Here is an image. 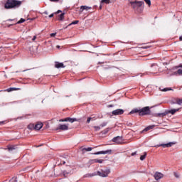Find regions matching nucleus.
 <instances>
[{
    "mask_svg": "<svg viewBox=\"0 0 182 182\" xmlns=\"http://www.w3.org/2000/svg\"><path fill=\"white\" fill-rule=\"evenodd\" d=\"M134 113H138L139 116H149L151 114V110H150V107H144L141 109L135 108L129 112V114Z\"/></svg>",
    "mask_w": 182,
    "mask_h": 182,
    "instance_id": "obj_1",
    "label": "nucleus"
},
{
    "mask_svg": "<svg viewBox=\"0 0 182 182\" xmlns=\"http://www.w3.org/2000/svg\"><path fill=\"white\" fill-rule=\"evenodd\" d=\"M22 5V1L18 0H7L4 8L5 9H12L14 8H19Z\"/></svg>",
    "mask_w": 182,
    "mask_h": 182,
    "instance_id": "obj_2",
    "label": "nucleus"
},
{
    "mask_svg": "<svg viewBox=\"0 0 182 182\" xmlns=\"http://www.w3.org/2000/svg\"><path fill=\"white\" fill-rule=\"evenodd\" d=\"M178 110H180L178 108L166 110L164 112L155 114L154 116L155 117H164V116H167L168 114H176V112H178Z\"/></svg>",
    "mask_w": 182,
    "mask_h": 182,
    "instance_id": "obj_3",
    "label": "nucleus"
},
{
    "mask_svg": "<svg viewBox=\"0 0 182 182\" xmlns=\"http://www.w3.org/2000/svg\"><path fill=\"white\" fill-rule=\"evenodd\" d=\"M130 4L133 9H139V8L144 7V1H131Z\"/></svg>",
    "mask_w": 182,
    "mask_h": 182,
    "instance_id": "obj_4",
    "label": "nucleus"
},
{
    "mask_svg": "<svg viewBox=\"0 0 182 182\" xmlns=\"http://www.w3.org/2000/svg\"><path fill=\"white\" fill-rule=\"evenodd\" d=\"M110 174V169H101L96 172V176H100V177H107Z\"/></svg>",
    "mask_w": 182,
    "mask_h": 182,
    "instance_id": "obj_5",
    "label": "nucleus"
},
{
    "mask_svg": "<svg viewBox=\"0 0 182 182\" xmlns=\"http://www.w3.org/2000/svg\"><path fill=\"white\" fill-rule=\"evenodd\" d=\"M112 141L113 143H116L117 144H123V136H115L112 139Z\"/></svg>",
    "mask_w": 182,
    "mask_h": 182,
    "instance_id": "obj_6",
    "label": "nucleus"
},
{
    "mask_svg": "<svg viewBox=\"0 0 182 182\" xmlns=\"http://www.w3.org/2000/svg\"><path fill=\"white\" fill-rule=\"evenodd\" d=\"M164 177V175L160 172H156L154 175V178L159 181V180H161Z\"/></svg>",
    "mask_w": 182,
    "mask_h": 182,
    "instance_id": "obj_7",
    "label": "nucleus"
},
{
    "mask_svg": "<svg viewBox=\"0 0 182 182\" xmlns=\"http://www.w3.org/2000/svg\"><path fill=\"white\" fill-rule=\"evenodd\" d=\"M150 71L151 73H157L159 72V65L157 64H152Z\"/></svg>",
    "mask_w": 182,
    "mask_h": 182,
    "instance_id": "obj_8",
    "label": "nucleus"
},
{
    "mask_svg": "<svg viewBox=\"0 0 182 182\" xmlns=\"http://www.w3.org/2000/svg\"><path fill=\"white\" fill-rule=\"evenodd\" d=\"M174 144H176V142H168L167 144H161L160 145H157V147L168 148L174 146Z\"/></svg>",
    "mask_w": 182,
    "mask_h": 182,
    "instance_id": "obj_9",
    "label": "nucleus"
},
{
    "mask_svg": "<svg viewBox=\"0 0 182 182\" xmlns=\"http://www.w3.org/2000/svg\"><path fill=\"white\" fill-rule=\"evenodd\" d=\"M123 113H124V110H123L122 109H117L112 111V114L114 116H119L120 114H123Z\"/></svg>",
    "mask_w": 182,
    "mask_h": 182,
    "instance_id": "obj_10",
    "label": "nucleus"
},
{
    "mask_svg": "<svg viewBox=\"0 0 182 182\" xmlns=\"http://www.w3.org/2000/svg\"><path fill=\"white\" fill-rule=\"evenodd\" d=\"M95 156H97L99 154H112V149H108L107 151H100L98 152L94 153Z\"/></svg>",
    "mask_w": 182,
    "mask_h": 182,
    "instance_id": "obj_11",
    "label": "nucleus"
},
{
    "mask_svg": "<svg viewBox=\"0 0 182 182\" xmlns=\"http://www.w3.org/2000/svg\"><path fill=\"white\" fill-rule=\"evenodd\" d=\"M55 130H69V127L66 124H59L58 127H57Z\"/></svg>",
    "mask_w": 182,
    "mask_h": 182,
    "instance_id": "obj_12",
    "label": "nucleus"
},
{
    "mask_svg": "<svg viewBox=\"0 0 182 182\" xmlns=\"http://www.w3.org/2000/svg\"><path fill=\"white\" fill-rule=\"evenodd\" d=\"M55 68H56V69H60V68H65V65H63V63H59L58 61L55 62Z\"/></svg>",
    "mask_w": 182,
    "mask_h": 182,
    "instance_id": "obj_13",
    "label": "nucleus"
},
{
    "mask_svg": "<svg viewBox=\"0 0 182 182\" xmlns=\"http://www.w3.org/2000/svg\"><path fill=\"white\" fill-rule=\"evenodd\" d=\"M66 122H69L70 123H74V122H79V119L76 118L66 117Z\"/></svg>",
    "mask_w": 182,
    "mask_h": 182,
    "instance_id": "obj_14",
    "label": "nucleus"
},
{
    "mask_svg": "<svg viewBox=\"0 0 182 182\" xmlns=\"http://www.w3.org/2000/svg\"><path fill=\"white\" fill-rule=\"evenodd\" d=\"M89 9H92V7H89L87 6H80V12H83L84 11H89Z\"/></svg>",
    "mask_w": 182,
    "mask_h": 182,
    "instance_id": "obj_15",
    "label": "nucleus"
},
{
    "mask_svg": "<svg viewBox=\"0 0 182 182\" xmlns=\"http://www.w3.org/2000/svg\"><path fill=\"white\" fill-rule=\"evenodd\" d=\"M42 127H43V124L42 122H38L36 125H35V130H39L40 129H41Z\"/></svg>",
    "mask_w": 182,
    "mask_h": 182,
    "instance_id": "obj_16",
    "label": "nucleus"
},
{
    "mask_svg": "<svg viewBox=\"0 0 182 182\" xmlns=\"http://www.w3.org/2000/svg\"><path fill=\"white\" fill-rule=\"evenodd\" d=\"M154 127H156V125H149L147 127H146L142 132L141 133H143V132H149V130H151L153 129H154Z\"/></svg>",
    "mask_w": 182,
    "mask_h": 182,
    "instance_id": "obj_17",
    "label": "nucleus"
},
{
    "mask_svg": "<svg viewBox=\"0 0 182 182\" xmlns=\"http://www.w3.org/2000/svg\"><path fill=\"white\" fill-rule=\"evenodd\" d=\"M110 130H112V128H107L105 129H104L103 131L101 132L102 134H107V133H109V132H110Z\"/></svg>",
    "mask_w": 182,
    "mask_h": 182,
    "instance_id": "obj_18",
    "label": "nucleus"
},
{
    "mask_svg": "<svg viewBox=\"0 0 182 182\" xmlns=\"http://www.w3.org/2000/svg\"><path fill=\"white\" fill-rule=\"evenodd\" d=\"M16 149V146L15 145H11L7 147V150L9 151H13V150H15Z\"/></svg>",
    "mask_w": 182,
    "mask_h": 182,
    "instance_id": "obj_19",
    "label": "nucleus"
},
{
    "mask_svg": "<svg viewBox=\"0 0 182 182\" xmlns=\"http://www.w3.org/2000/svg\"><path fill=\"white\" fill-rule=\"evenodd\" d=\"M159 90H161V92H168V90H173L171 87H166L164 89L161 87H159Z\"/></svg>",
    "mask_w": 182,
    "mask_h": 182,
    "instance_id": "obj_20",
    "label": "nucleus"
},
{
    "mask_svg": "<svg viewBox=\"0 0 182 182\" xmlns=\"http://www.w3.org/2000/svg\"><path fill=\"white\" fill-rule=\"evenodd\" d=\"M28 129L29 130H35V124H30L28 125Z\"/></svg>",
    "mask_w": 182,
    "mask_h": 182,
    "instance_id": "obj_21",
    "label": "nucleus"
},
{
    "mask_svg": "<svg viewBox=\"0 0 182 182\" xmlns=\"http://www.w3.org/2000/svg\"><path fill=\"white\" fill-rule=\"evenodd\" d=\"M92 147H88V148H82V153H85V151H92Z\"/></svg>",
    "mask_w": 182,
    "mask_h": 182,
    "instance_id": "obj_22",
    "label": "nucleus"
},
{
    "mask_svg": "<svg viewBox=\"0 0 182 182\" xmlns=\"http://www.w3.org/2000/svg\"><path fill=\"white\" fill-rule=\"evenodd\" d=\"M58 17V21H63V19H65V13H62Z\"/></svg>",
    "mask_w": 182,
    "mask_h": 182,
    "instance_id": "obj_23",
    "label": "nucleus"
},
{
    "mask_svg": "<svg viewBox=\"0 0 182 182\" xmlns=\"http://www.w3.org/2000/svg\"><path fill=\"white\" fill-rule=\"evenodd\" d=\"M146 156H147V152H144V154L140 156V160L143 161L144 160H145Z\"/></svg>",
    "mask_w": 182,
    "mask_h": 182,
    "instance_id": "obj_24",
    "label": "nucleus"
},
{
    "mask_svg": "<svg viewBox=\"0 0 182 182\" xmlns=\"http://www.w3.org/2000/svg\"><path fill=\"white\" fill-rule=\"evenodd\" d=\"M95 176H96V172L92 173H87L85 175V177H95Z\"/></svg>",
    "mask_w": 182,
    "mask_h": 182,
    "instance_id": "obj_25",
    "label": "nucleus"
},
{
    "mask_svg": "<svg viewBox=\"0 0 182 182\" xmlns=\"http://www.w3.org/2000/svg\"><path fill=\"white\" fill-rule=\"evenodd\" d=\"M14 90H18V88L16 87H10L6 90V92H14Z\"/></svg>",
    "mask_w": 182,
    "mask_h": 182,
    "instance_id": "obj_26",
    "label": "nucleus"
},
{
    "mask_svg": "<svg viewBox=\"0 0 182 182\" xmlns=\"http://www.w3.org/2000/svg\"><path fill=\"white\" fill-rule=\"evenodd\" d=\"M175 75H179V76H182V70L178 69L177 72H175Z\"/></svg>",
    "mask_w": 182,
    "mask_h": 182,
    "instance_id": "obj_27",
    "label": "nucleus"
},
{
    "mask_svg": "<svg viewBox=\"0 0 182 182\" xmlns=\"http://www.w3.org/2000/svg\"><path fill=\"white\" fill-rule=\"evenodd\" d=\"M101 4H110V0H102Z\"/></svg>",
    "mask_w": 182,
    "mask_h": 182,
    "instance_id": "obj_28",
    "label": "nucleus"
},
{
    "mask_svg": "<svg viewBox=\"0 0 182 182\" xmlns=\"http://www.w3.org/2000/svg\"><path fill=\"white\" fill-rule=\"evenodd\" d=\"M77 23H79V21H73L71 23H70L68 25V26H70L71 25H77Z\"/></svg>",
    "mask_w": 182,
    "mask_h": 182,
    "instance_id": "obj_29",
    "label": "nucleus"
},
{
    "mask_svg": "<svg viewBox=\"0 0 182 182\" xmlns=\"http://www.w3.org/2000/svg\"><path fill=\"white\" fill-rule=\"evenodd\" d=\"M106 126H107V122H102L100 125V127H106Z\"/></svg>",
    "mask_w": 182,
    "mask_h": 182,
    "instance_id": "obj_30",
    "label": "nucleus"
},
{
    "mask_svg": "<svg viewBox=\"0 0 182 182\" xmlns=\"http://www.w3.org/2000/svg\"><path fill=\"white\" fill-rule=\"evenodd\" d=\"M94 129H95V132H99V130H100L101 127H100H100L99 126H95Z\"/></svg>",
    "mask_w": 182,
    "mask_h": 182,
    "instance_id": "obj_31",
    "label": "nucleus"
},
{
    "mask_svg": "<svg viewBox=\"0 0 182 182\" xmlns=\"http://www.w3.org/2000/svg\"><path fill=\"white\" fill-rule=\"evenodd\" d=\"M144 2H146V5H149V6H150V5H151V1L150 0H144Z\"/></svg>",
    "mask_w": 182,
    "mask_h": 182,
    "instance_id": "obj_32",
    "label": "nucleus"
},
{
    "mask_svg": "<svg viewBox=\"0 0 182 182\" xmlns=\"http://www.w3.org/2000/svg\"><path fill=\"white\" fill-rule=\"evenodd\" d=\"M23 22H25V19L24 18H21L18 22L17 23L19 24V23H23Z\"/></svg>",
    "mask_w": 182,
    "mask_h": 182,
    "instance_id": "obj_33",
    "label": "nucleus"
},
{
    "mask_svg": "<svg viewBox=\"0 0 182 182\" xmlns=\"http://www.w3.org/2000/svg\"><path fill=\"white\" fill-rule=\"evenodd\" d=\"M176 103L177 105H182V99H178L176 100Z\"/></svg>",
    "mask_w": 182,
    "mask_h": 182,
    "instance_id": "obj_34",
    "label": "nucleus"
},
{
    "mask_svg": "<svg viewBox=\"0 0 182 182\" xmlns=\"http://www.w3.org/2000/svg\"><path fill=\"white\" fill-rule=\"evenodd\" d=\"M173 176H175V177L176 178H180V175H178V173H177L176 172H173Z\"/></svg>",
    "mask_w": 182,
    "mask_h": 182,
    "instance_id": "obj_35",
    "label": "nucleus"
},
{
    "mask_svg": "<svg viewBox=\"0 0 182 182\" xmlns=\"http://www.w3.org/2000/svg\"><path fill=\"white\" fill-rule=\"evenodd\" d=\"M97 159H92V160H91L90 161V162L93 164H95V163H97Z\"/></svg>",
    "mask_w": 182,
    "mask_h": 182,
    "instance_id": "obj_36",
    "label": "nucleus"
},
{
    "mask_svg": "<svg viewBox=\"0 0 182 182\" xmlns=\"http://www.w3.org/2000/svg\"><path fill=\"white\" fill-rule=\"evenodd\" d=\"M50 36H51V38H53L55 36H56V33H52L50 34Z\"/></svg>",
    "mask_w": 182,
    "mask_h": 182,
    "instance_id": "obj_37",
    "label": "nucleus"
},
{
    "mask_svg": "<svg viewBox=\"0 0 182 182\" xmlns=\"http://www.w3.org/2000/svg\"><path fill=\"white\" fill-rule=\"evenodd\" d=\"M18 181H16V178H13L12 179H11L10 182H17Z\"/></svg>",
    "mask_w": 182,
    "mask_h": 182,
    "instance_id": "obj_38",
    "label": "nucleus"
},
{
    "mask_svg": "<svg viewBox=\"0 0 182 182\" xmlns=\"http://www.w3.org/2000/svg\"><path fill=\"white\" fill-rule=\"evenodd\" d=\"M97 163L102 164V163H103V159H97Z\"/></svg>",
    "mask_w": 182,
    "mask_h": 182,
    "instance_id": "obj_39",
    "label": "nucleus"
},
{
    "mask_svg": "<svg viewBox=\"0 0 182 182\" xmlns=\"http://www.w3.org/2000/svg\"><path fill=\"white\" fill-rule=\"evenodd\" d=\"M90 120H92V117H88L87 119V124L90 123Z\"/></svg>",
    "mask_w": 182,
    "mask_h": 182,
    "instance_id": "obj_40",
    "label": "nucleus"
},
{
    "mask_svg": "<svg viewBox=\"0 0 182 182\" xmlns=\"http://www.w3.org/2000/svg\"><path fill=\"white\" fill-rule=\"evenodd\" d=\"M55 15V13L51 14L50 15L48 16L49 18H53V16Z\"/></svg>",
    "mask_w": 182,
    "mask_h": 182,
    "instance_id": "obj_41",
    "label": "nucleus"
},
{
    "mask_svg": "<svg viewBox=\"0 0 182 182\" xmlns=\"http://www.w3.org/2000/svg\"><path fill=\"white\" fill-rule=\"evenodd\" d=\"M136 154H137V152H136V151L132 153V154H131V156H136Z\"/></svg>",
    "mask_w": 182,
    "mask_h": 182,
    "instance_id": "obj_42",
    "label": "nucleus"
},
{
    "mask_svg": "<svg viewBox=\"0 0 182 182\" xmlns=\"http://www.w3.org/2000/svg\"><path fill=\"white\" fill-rule=\"evenodd\" d=\"M60 12H62V11L58 10V11H56L55 13H54L55 15H57V14H60Z\"/></svg>",
    "mask_w": 182,
    "mask_h": 182,
    "instance_id": "obj_43",
    "label": "nucleus"
},
{
    "mask_svg": "<svg viewBox=\"0 0 182 182\" xmlns=\"http://www.w3.org/2000/svg\"><path fill=\"white\" fill-rule=\"evenodd\" d=\"M59 122H66V118L61 119L59 120Z\"/></svg>",
    "mask_w": 182,
    "mask_h": 182,
    "instance_id": "obj_44",
    "label": "nucleus"
},
{
    "mask_svg": "<svg viewBox=\"0 0 182 182\" xmlns=\"http://www.w3.org/2000/svg\"><path fill=\"white\" fill-rule=\"evenodd\" d=\"M51 2H59V0H50Z\"/></svg>",
    "mask_w": 182,
    "mask_h": 182,
    "instance_id": "obj_45",
    "label": "nucleus"
},
{
    "mask_svg": "<svg viewBox=\"0 0 182 182\" xmlns=\"http://www.w3.org/2000/svg\"><path fill=\"white\" fill-rule=\"evenodd\" d=\"M32 41H36V36H34L32 38Z\"/></svg>",
    "mask_w": 182,
    "mask_h": 182,
    "instance_id": "obj_46",
    "label": "nucleus"
},
{
    "mask_svg": "<svg viewBox=\"0 0 182 182\" xmlns=\"http://www.w3.org/2000/svg\"><path fill=\"white\" fill-rule=\"evenodd\" d=\"M63 174H64V177H68V175H66V171H64Z\"/></svg>",
    "mask_w": 182,
    "mask_h": 182,
    "instance_id": "obj_47",
    "label": "nucleus"
},
{
    "mask_svg": "<svg viewBox=\"0 0 182 182\" xmlns=\"http://www.w3.org/2000/svg\"><path fill=\"white\" fill-rule=\"evenodd\" d=\"M92 118V119L91 120H96V117H91Z\"/></svg>",
    "mask_w": 182,
    "mask_h": 182,
    "instance_id": "obj_48",
    "label": "nucleus"
},
{
    "mask_svg": "<svg viewBox=\"0 0 182 182\" xmlns=\"http://www.w3.org/2000/svg\"><path fill=\"white\" fill-rule=\"evenodd\" d=\"M57 49H60V46H56Z\"/></svg>",
    "mask_w": 182,
    "mask_h": 182,
    "instance_id": "obj_49",
    "label": "nucleus"
},
{
    "mask_svg": "<svg viewBox=\"0 0 182 182\" xmlns=\"http://www.w3.org/2000/svg\"><path fill=\"white\" fill-rule=\"evenodd\" d=\"M132 123H130V122H129L128 124H127V126H132Z\"/></svg>",
    "mask_w": 182,
    "mask_h": 182,
    "instance_id": "obj_50",
    "label": "nucleus"
},
{
    "mask_svg": "<svg viewBox=\"0 0 182 182\" xmlns=\"http://www.w3.org/2000/svg\"><path fill=\"white\" fill-rule=\"evenodd\" d=\"M4 123H5V122H0V124H4Z\"/></svg>",
    "mask_w": 182,
    "mask_h": 182,
    "instance_id": "obj_51",
    "label": "nucleus"
},
{
    "mask_svg": "<svg viewBox=\"0 0 182 182\" xmlns=\"http://www.w3.org/2000/svg\"><path fill=\"white\" fill-rule=\"evenodd\" d=\"M66 164V161H63V164Z\"/></svg>",
    "mask_w": 182,
    "mask_h": 182,
    "instance_id": "obj_52",
    "label": "nucleus"
},
{
    "mask_svg": "<svg viewBox=\"0 0 182 182\" xmlns=\"http://www.w3.org/2000/svg\"><path fill=\"white\" fill-rule=\"evenodd\" d=\"M179 40L182 41V36L179 37Z\"/></svg>",
    "mask_w": 182,
    "mask_h": 182,
    "instance_id": "obj_53",
    "label": "nucleus"
},
{
    "mask_svg": "<svg viewBox=\"0 0 182 182\" xmlns=\"http://www.w3.org/2000/svg\"><path fill=\"white\" fill-rule=\"evenodd\" d=\"M178 68H182V65H180L178 66Z\"/></svg>",
    "mask_w": 182,
    "mask_h": 182,
    "instance_id": "obj_54",
    "label": "nucleus"
},
{
    "mask_svg": "<svg viewBox=\"0 0 182 182\" xmlns=\"http://www.w3.org/2000/svg\"><path fill=\"white\" fill-rule=\"evenodd\" d=\"M109 67H105V69H109Z\"/></svg>",
    "mask_w": 182,
    "mask_h": 182,
    "instance_id": "obj_55",
    "label": "nucleus"
},
{
    "mask_svg": "<svg viewBox=\"0 0 182 182\" xmlns=\"http://www.w3.org/2000/svg\"><path fill=\"white\" fill-rule=\"evenodd\" d=\"M102 63H101V62H99V63H98L99 65H100V64H102Z\"/></svg>",
    "mask_w": 182,
    "mask_h": 182,
    "instance_id": "obj_56",
    "label": "nucleus"
},
{
    "mask_svg": "<svg viewBox=\"0 0 182 182\" xmlns=\"http://www.w3.org/2000/svg\"><path fill=\"white\" fill-rule=\"evenodd\" d=\"M105 55H107V56H109V54H105Z\"/></svg>",
    "mask_w": 182,
    "mask_h": 182,
    "instance_id": "obj_57",
    "label": "nucleus"
}]
</instances>
